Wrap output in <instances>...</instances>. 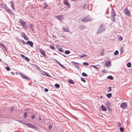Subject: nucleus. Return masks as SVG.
<instances>
[{
  "label": "nucleus",
  "instance_id": "23",
  "mask_svg": "<svg viewBox=\"0 0 132 132\" xmlns=\"http://www.w3.org/2000/svg\"><path fill=\"white\" fill-rule=\"evenodd\" d=\"M62 29H63V30L67 32H69V29L68 28H62Z\"/></svg>",
  "mask_w": 132,
  "mask_h": 132
},
{
  "label": "nucleus",
  "instance_id": "62",
  "mask_svg": "<svg viewBox=\"0 0 132 132\" xmlns=\"http://www.w3.org/2000/svg\"><path fill=\"white\" fill-rule=\"evenodd\" d=\"M83 82H86L85 80L84 79H83Z\"/></svg>",
  "mask_w": 132,
  "mask_h": 132
},
{
  "label": "nucleus",
  "instance_id": "28",
  "mask_svg": "<svg viewBox=\"0 0 132 132\" xmlns=\"http://www.w3.org/2000/svg\"><path fill=\"white\" fill-rule=\"evenodd\" d=\"M70 53V51L69 50H66L65 52V54H69Z\"/></svg>",
  "mask_w": 132,
  "mask_h": 132
},
{
  "label": "nucleus",
  "instance_id": "43",
  "mask_svg": "<svg viewBox=\"0 0 132 132\" xmlns=\"http://www.w3.org/2000/svg\"><path fill=\"white\" fill-rule=\"evenodd\" d=\"M91 66L92 67H93L95 68L97 70H98L97 68L96 67L95 65H92Z\"/></svg>",
  "mask_w": 132,
  "mask_h": 132
},
{
  "label": "nucleus",
  "instance_id": "47",
  "mask_svg": "<svg viewBox=\"0 0 132 132\" xmlns=\"http://www.w3.org/2000/svg\"><path fill=\"white\" fill-rule=\"evenodd\" d=\"M44 91L46 92H47L48 91V90L46 88H45L44 89Z\"/></svg>",
  "mask_w": 132,
  "mask_h": 132
},
{
  "label": "nucleus",
  "instance_id": "37",
  "mask_svg": "<svg viewBox=\"0 0 132 132\" xmlns=\"http://www.w3.org/2000/svg\"><path fill=\"white\" fill-rule=\"evenodd\" d=\"M62 17H56L57 19H58L60 21H61L62 20Z\"/></svg>",
  "mask_w": 132,
  "mask_h": 132
},
{
  "label": "nucleus",
  "instance_id": "42",
  "mask_svg": "<svg viewBox=\"0 0 132 132\" xmlns=\"http://www.w3.org/2000/svg\"><path fill=\"white\" fill-rule=\"evenodd\" d=\"M35 118V115H32V116H31V119H34Z\"/></svg>",
  "mask_w": 132,
  "mask_h": 132
},
{
  "label": "nucleus",
  "instance_id": "27",
  "mask_svg": "<svg viewBox=\"0 0 132 132\" xmlns=\"http://www.w3.org/2000/svg\"><path fill=\"white\" fill-rule=\"evenodd\" d=\"M131 64L130 62H128L127 64V66L128 68H130L131 67Z\"/></svg>",
  "mask_w": 132,
  "mask_h": 132
},
{
  "label": "nucleus",
  "instance_id": "50",
  "mask_svg": "<svg viewBox=\"0 0 132 132\" xmlns=\"http://www.w3.org/2000/svg\"><path fill=\"white\" fill-rule=\"evenodd\" d=\"M20 55L23 58H24L25 57V56H24V55L22 54H21Z\"/></svg>",
  "mask_w": 132,
  "mask_h": 132
},
{
  "label": "nucleus",
  "instance_id": "49",
  "mask_svg": "<svg viewBox=\"0 0 132 132\" xmlns=\"http://www.w3.org/2000/svg\"><path fill=\"white\" fill-rule=\"evenodd\" d=\"M102 72L103 73H107V71H106L105 70H104L103 71H102Z\"/></svg>",
  "mask_w": 132,
  "mask_h": 132
},
{
  "label": "nucleus",
  "instance_id": "19",
  "mask_svg": "<svg viewBox=\"0 0 132 132\" xmlns=\"http://www.w3.org/2000/svg\"><path fill=\"white\" fill-rule=\"evenodd\" d=\"M101 52L100 53V54L101 55L103 56L104 55V50L103 49L101 50Z\"/></svg>",
  "mask_w": 132,
  "mask_h": 132
},
{
  "label": "nucleus",
  "instance_id": "18",
  "mask_svg": "<svg viewBox=\"0 0 132 132\" xmlns=\"http://www.w3.org/2000/svg\"><path fill=\"white\" fill-rule=\"evenodd\" d=\"M28 27L32 31H33V28L32 24H29L28 25Z\"/></svg>",
  "mask_w": 132,
  "mask_h": 132
},
{
  "label": "nucleus",
  "instance_id": "58",
  "mask_svg": "<svg viewBox=\"0 0 132 132\" xmlns=\"http://www.w3.org/2000/svg\"><path fill=\"white\" fill-rule=\"evenodd\" d=\"M80 56L81 57H82V54H81L80 55Z\"/></svg>",
  "mask_w": 132,
  "mask_h": 132
},
{
  "label": "nucleus",
  "instance_id": "59",
  "mask_svg": "<svg viewBox=\"0 0 132 132\" xmlns=\"http://www.w3.org/2000/svg\"><path fill=\"white\" fill-rule=\"evenodd\" d=\"M11 74H13L14 75V73L13 72H11Z\"/></svg>",
  "mask_w": 132,
  "mask_h": 132
},
{
  "label": "nucleus",
  "instance_id": "4",
  "mask_svg": "<svg viewBox=\"0 0 132 132\" xmlns=\"http://www.w3.org/2000/svg\"><path fill=\"white\" fill-rule=\"evenodd\" d=\"M125 13L128 16H129L130 15V13L129 11L127 8H125Z\"/></svg>",
  "mask_w": 132,
  "mask_h": 132
},
{
  "label": "nucleus",
  "instance_id": "63",
  "mask_svg": "<svg viewBox=\"0 0 132 132\" xmlns=\"http://www.w3.org/2000/svg\"><path fill=\"white\" fill-rule=\"evenodd\" d=\"M81 80L82 81V77H81Z\"/></svg>",
  "mask_w": 132,
  "mask_h": 132
},
{
  "label": "nucleus",
  "instance_id": "46",
  "mask_svg": "<svg viewBox=\"0 0 132 132\" xmlns=\"http://www.w3.org/2000/svg\"><path fill=\"white\" fill-rule=\"evenodd\" d=\"M83 76L87 77V75L85 73L83 72Z\"/></svg>",
  "mask_w": 132,
  "mask_h": 132
},
{
  "label": "nucleus",
  "instance_id": "1",
  "mask_svg": "<svg viewBox=\"0 0 132 132\" xmlns=\"http://www.w3.org/2000/svg\"><path fill=\"white\" fill-rule=\"evenodd\" d=\"M19 22L23 27L26 28H28V25L27 24L26 22L22 20V19H20L19 20Z\"/></svg>",
  "mask_w": 132,
  "mask_h": 132
},
{
  "label": "nucleus",
  "instance_id": "48",
  "mask_svg": "<svg viewBox=\"0 0 132 132\" xmlns=\"http://www.w3.org/2000/svg\"><path fill=\"white\" fill-rule=\"evenodd\" d=\"M123 48L122 47L121 48V52L122 53L123 52Z\"/></svg>",
  "mask_w": 132,
  "mask_h": 132
},
{
  "label": "nucleus",
  "instance_id": "60",
  "mask_svg": "<svg viewBox=\"0 0 132 132\" xmlns=\"http://www.w3.org/2000/svg\"><path fill=\"white\" fill-rule=\"evenodd\" d=\"M13 108H12L11 109V111H12L13 110Z\"/></svg>",
  "mask_w": 132,
  "mask_h": 132
},
{
  "label": "nucleus",
  "instance_id": "40",
  "mask_svg": "<svg viewBox=\"0 0 132 132\" xmlns=\"http://www.w3.org/2000/svg\"><path fill=\"white\" fill-rule=\"evenodd\" d=\"M50 48L52 50H54V46H51L50 45Z\"/></svg>",
  "mask_w": 132,
  "mask_h": 132
},
{
  "label": "nucleus",
  "instance_id": "6",
  "mask_svg": "<svg viewBox=\"0 0 132 132\" xmlns=\"http://www.w3.org/2000/svg\"><path fill=\"white\" fill-rule=\"evenodd\" d=\"M28 127H29L31 128L34 129L37 128V127L35 125L31 123H29Z\"/></svg>",
  "mask_w": 132,
  "mask_h": 132
},
{
  "label": "nucleus",
  "instance_id": "16",
  "mask_svg": "<svg viewBox=\"0 0 132 132\" xmlns=\"http://www.w3.org/2000/svg\"><path fill=\"white\" fill-rule=\"evenodd\" d=\"M88 4L87 3L86 4H85L83 5V8L84 9H86L88 7Z\"/></svg>",
  "mask_w": 132,
  "mask_h": 132
},
{
  "label": "nucleus",
  "instance_id": "7",
  "mask_svg": "<svg viewBox=\"0 0 132 132\" xmlns=\"http://www.w3.org/2000/svg\"><path fill=\"white\" fill-rule=\"evenodd\" d=\"M127 106V104L125 103H122L120 105L121 107L124 109H125Z\"/></svg>",
  "mask_w": 132,
  "mask_h": 132
},
{
  "label": "nucleus",
  "instance_id": "12",
  "mask_svg": "<svg viewBox=\"0 0 132 132\" xmlns=\"http://www.w3.org/2000/svg\"><path fill=\"white\" fill-rule=\"evenodd\" d=\"M105 65L107 67L108 66H110L111 65V62L109 61L108 60L105 63Z\"/></svg>",
  "mask_w": 132,
  "mask_h": 132
},
{
  "label": "nucleus",
  "instance_id": "30",
  "mask_svg": "<svg viewBox=\"0 0 132 132\" xmlns=\"http://www.w3.org/2000/svg\"><path fill=\"white\" fill-rule=\"evenodd\" d=\"M55 86L57 88H59L60 87V85L57 84H56L55 85Z\"/></svg>",
  "mask_w": 132,
  "mask_h": 132
},
{
  "label": "nucleus",
  "instance_id": "5",
  "mask_svg": "<svg viewBox=\"0 0 132 132\" xmlns=\"http://www.w3.org/2000/svg\"><path fill=\"white\" fill-rule=\"evenodd\" d=\"M26 43V44L29 45L31 47H32L33 46V43L31 41H28Z\"/></svg>",
  "mask_w": 132,
  "mask_h": 132
},
{
  "label": "nucleus",
  "instance_id": "61",
  "mask_svg": "<svg viewBox=\"0 0 132 132\" xmlns=\"http://www.w3.org/2000/svg\"><path fill=\"white\" fill-rule=\"evenodd\" d=\"M103 98V96H100V98L101 99H102V98Z\"/></svg>",
  "mask_w": 132,
  "mask_h": 132
},
{
  "label": "nucleus",
  "instance_id": "35",
  "mask_svg": "<svg viewBox=\"0 0 132 132\" xmlns=\"http://www.w3.org/2000/svg\"><path fill=\"white\" fill-rule=\"evenodd\" d=\"M108 89L109 90L108 91V92H109L111 91V87L109 86L108 87Z\"/></svg>",
  "mask_w": 132,
  "mask_h": 132
},
{
  "label": "nucleus",
  "instance_id": "41",
  "mask_svg": "<svg viewBox=\"0 0 132 132\" xmlns=\"http://www.w3.org/2000/svg\"><path fill=\"white\" fill-rule=\"evenodd\" d=\"M6 69L8 71H9L10 70V68L8 67H6Z\"/></svg>",
  "mask_w": 132,
  "mask_h": 132
},
{
  "label": "nucleus",
  "instance_id": "8",
  "mask_svg": "<svg viewBox=\"0 0 132 132\" xmlns=\"http://www.w3.org/2000/svg\"><path fill=\"white\" fill-rule=\"evenodd\" d=\"M10 3L11 4V6L12 9L14 11H15V9L14 6V4L13 1H11L10 2Z\"/></svg>",
  "mask_w": 132,
  "mask_h": 132
},
{
  "label": "nucleus",
  "instance_id": "44",
  "mask_svg": "<svg viewBox=\"0 0 132 132\" xmlns=\"http://www.w3.org/2000/svg\"><path fill=\"white\" fill-rule=\"evenodd\" d=\"M118 125L119 127H120L121 126V123L120 122H118Z\"/></svg>",
  "mask_w": 132,
  "mask_h": 132
},
{
  "label": "nucleus",
  "instance_id": "53",
  "mask_svg": "<svg viewBox=\"0 0 132 132\" xmlns=\"http://www.w3.org/2000/svg\"><path fill=\"white\" fill-rule=\"evenodd\" d=\"M52 126L51 125H49L48 128L49 129H51L52 128Z\"/></svg>",
  "mask_w": 132,
  "mask_h": 132
},
{
  "label": "nucleus",
  "instance_id": "34",
  "mask_svg": "<svg viewBox=\"0 0 132 132\" xmlns=\"http://www.w3.org/2000/svg\"><path fill=\"white\" fill-rule=\"evenodd\" d=\"M83 65H89V63L87 62H84L83 63Z\"/></svg>",
  "mask_w": 132,
  "mask_h": 132
},
{
  "label": "nucleus",
  "instance_id": "24",
  "mask_svg": "<svg viewBox=\"0 0 132 132\" xmlns=\"http://www.w3.org/2000/svg\"><path fill=\"white\" fill-rule=\"evenodd\" d=\"M112 96V94L110 93H108L106 95V96L109 98H110Z\"/></svg>",
  "mask_w": 132,
  "mask_h": 132
},
{
  "label": "nucleus",
  "instance_id": "2",
  "mask_svg": "<svg viewBox=\"0 0 132 132\" xmlns=\"http://www.w3.org/2000/svg\"><path fill=\"white\" fill-rule=\"evenodd\" d=\"M39 50L40 53L44 57H45L46 56V54L44 51L41 48H39Z\"/></svg>",
  "mask_w": 132,
  "mask_h": 132
},
{
  "label": "nucleus",
  "instance_id": "33",
  "mask_svg": "<svg viewBox=\"0 0 132 132\" xmlns=\"http://www.w3.org/2000/svg\"><path fill=\"white\" fill-rule=\"evenodd\" d=\"M44 73H45V74L47 77H50V76H49V74L47 72H43Z\"/></svg>",
  "mask_w": 132,
  "mask_h": 132
},
{
  "label": "nucleus",
  "instance_id": "38",
  "mask_svg": "<svg viewBox=\"0 0 132 132\" xmlns=\"http://www.w3.org/2000/svg\"><path fill=\"white\" fill-rule=\"evenodd\" d=\"M119 53L118 51L117 50L116 51L114 52V54L115 55H117Z\"/></svg>",
  "mask_w": 132,
  "mask_h": 132
},
{
  "label": "nucleus",
  "instance_id": "36",
  "mask_svg": "<svg viewBox=\"0 0 132 132\" xmlns=\"http://www.w3.org/2000/svg\"><path fill=\"white\" fill-rule=\"evenodd\" d=\"M124 128L122 127H120V130L121 132L123 131Z\"/></svg>",
  "mask_w": 132,
  "mask_h": 132
},
{
  "label": "nucleus",
  "instance_id": "11",
  "mask_svg": "<svg viewBox=\"0 0 132 132\" xmlns=\"http://www.w3.org/2000/svg\"><path fill=\"white\" fill-rule=\"evenodd\" d=\"M22 33L23 34L22 35V37H23V38L25 40H29V38L27 36L26 34H24V32H23Z\"/></svg>",
  "mask_w": 132,
  "mask_h": 132
},
{
  "label": "nucleus",
  "instance_id": "15",
  "mask_svg": "<svg viewBox=\"0 0 132 132\" xmlns=\"http://www.w3.org/2000/svg\"><path fill=\"white\" fill-rule=\"evenodd\" d=\"M6 10L8 12L13 15L14 14V13H13V12L11 11L10 9H9L8 8H6Z\"/></svg>",
  "mask_w": 132,
  "mask_h": 132
},
{
  "label": "nucleus",
  "instance_id": "10",
  "mask_svg": "<svg viewBox=\"0 0 132 132\" xmlns=\"http://www.w3.org/2000/svg\"><path fill=\"white\" fill-rule=\"evenodd\" d=\"M72 64L74 65L75 66V67L77 68L78 69H79V66L77 65L78 63L76 62V63L74 61H72Z\"/></svg>",
  "mask_w": 132,
  "mask_h": 132
},
{
  "label": "nucleus",
  "instance_id": "39",
  "mask_svg": "<svg viewBox=\"0 0 132 132\" xmlns=\"http://www.w3.org/2000/svg\"><path fill=\"white\" fill-rule=\"evenodd\" d=\"M58 51L61 52H63V50H62V49L61 48H60L58 50Z\"/></svg>",
  "mask_w": 132,
  "mask_h": 132
},
{
  "label": "nucleus",
  "instance_id": "3",
  "mask_svg": "<svg viewBox=\"0 0 132 132\" xmlns=\"http://www.w3.org/2000/svg\"><path fill=\"white\" fill-rule=\"evenodd\" d=\"M19 74L20 75H21V76L22 78L26 80H30V79L28 77H27L24 75L22 74L21 73L19 72Z\"/></svg>",
  "mask_w": 132,
  "mask_h": 132
},
{
  "label": "nucleus",
  "instance_id": "56",
  "mask_svg": "<svg viewBox=\"0 0 132 132\" xmlns=\"http://www.w3.org/2000/svg\"><path fill=\"white\" fill-rule=\"evenodd\" d=\"M42 72V73H41V74L43 75H44L45 74V73H44L43 72Z\"/></svg>",
  "mask_w": 132,
  "mask_h": 132
},
{
  "label": "nucleus",
  "instance_id": "22",
  "mask_svg": "<svg viewBox=\"0 0 132 132\" xmlns=\"http://www.w3.org/2000/svg\"><path fill=\"white\" fill-rule=\"evenodd\" d=\"M56 62L58 63V64L62 67L63 68H65V66L62 65L61 63L59 62L57 60H56Z\"/></svg>",
  "mask_w": 132,
  "mask_h": 132
},
{
  "label": "nucleus",
  "instance_id": "31",
  "mask_svg": "<svg viewBox=\"0 0 132 132\" xmlns=\"http://www.w3.org/2000/svg\"><path fill=\"white\" fill-rule=\"evenodd\" d=\"M107 107L108 108H109L110 106V103L108 102L106 104Z\"/></svg>",
  "mask_w": 132,
  "mask_h": 132
},
{
  "label": "nucleus",
  "instance_id": "55",
  "mask_svg": "<svg viewBox=\"0 0 132 132\" xmlns=\"http://www.w3.org/2000/svg\"><path fill=\"white\" fill-rule=\"evenodd\" d=\"M87 56V55L85 54H83V57Z\"/></svg>",
  "mask_w": 132,
  "mask_h": 132
},
{
  "label": "nucleus",
  "instance_id": "45",
  "mask_svg": "<svg viewBox=\"0 0 132 132\" xmlns=\"http://www.w3.org/2000/svg\"><path fill=\"white\" fill-rule=\"evenodd\" d=\"M25 58V59L27 60L28 61H29V58H28V57H24Z\"/></svg>",
  "mask_w": 132,
  "mask_h": 132
},
{
  "label": "nucleus",
  "instance_id": "52",
  "mask_svg": "<svg viewBox=\"0 0 132 132\" xmlns=\"http://www.w3.org/2000/svg\"><path fill=\"white\" fill-rule=\"evenodd\" d=\"M119 39L120 40V41H121L122 40V37H120L119 38Z\"/></svg>",
  "mask_w": 132,
  "mask_h": 132
},
{
  "label": "nucleus",
  "instance_id": "51",
  "mask_svg": "<svg viewBox=\"0 0 132 132\" xmlns=\"http://www.w3.org/2000/svg\"><path fill=\"white\" fill-rule=\"evenodd\" d=\"M112 20L113 21H114L115 20V18L114 17H112Z\"/></svg>",
  "mask_w": 132,
  "mask_h": 132
},
{
  "label": "nucleus",
  "instance_id": "25",
  "mask_svg": "<svg viewBox=\"0 0 132 132\" xmlns=\"http://www.w3.org/2000/svg\"><path fill=\"white\" fill-rule=\"evenodd\" d=\"M107 78L108 79H110V80H113V77L111 76H109L107 77Z\"/></svg>",
  "mask_w": 132,
  "mask_h": 132
},
{
  "label": "nucleus",
  "instance_id": "29",
  "mask_svg": "<svg viewBox=\"0 0 132 132\" xmlns=\"http://www.w3.org/2000/svg\"><path fill=\"white\" fill-rule=\"evenodd\" d=\"M20 42L21 43H22L23 44H26V43L23 40H20Z\"/></svg>",
  "mask_w": 132,
  "mask_h": 132
},
{
  "label": "nucleus",
  "instance_id": "64",
  "mask_svg": "<svg viewBox=\"0 0 132 132\" xmlns=\"http://www.w3.org/2000/svg\"><path fill=\"white\" fill-rule=\"evenodd\" d=\"M41 119H42V118H39V120H40V121L41 120Z\"/></svg>",
  "mask_w": 132,
  "mask_h": 132
},
{
  "label": "nucleus",
  "instance_id": "26",
  "mask_svg": "<svg viewBox=\"0 0 132 132\" xmlns=\"http://www.w3.org/2000/svg\"><path fill=\"white\" fill-rule=\"evenodd\" d=\"M23 116L25 118H26L27 117V112H25L24 113Z\"/></svg>",
  "mask_w": 132,
  "mask_h": 132
},
{
  "label": "nucleus",
  "instance_id": "14",
  "mask_svg": "<svg viewBox=\"0 0 132 132\" xmlns=\"http://www.w3.org/2000/svg\"><path fill=\"white\" fill-rule=\"evenodd\" d=\"M63 3L64 4L66 5L67 6H69L70 4L68 3V0H64Z\"/></svg>",
  "mask_w": 132,
  "mask_h": 132
},
{
  "label": "nucleus",
  "instance_id": "13",
  "mask_svg": "<svg viewBox=\"0 0 132 132\" xmlns=\"http://www.w3.org/2000/svg\"><path fill=\"white\" fill-rule=\"evenodd\" d=\"M0 45L2 46V48L3 49V50L4 51V48L5 49V51H6V47L4 45V44L2 42H0Z\"/></svg>",
  "mask_w": 132,
  "mask_h": 132
},
{
  "label": "nucleus",
  "instance_id": "9",
  "mask_svg": "<svg viewBox=\"0 0 132 132\" xmlns=\"http://www.w3.org/2000/svg\"><path fill=\"white\" fill-rule=\"evenodd\" d=\"M111 16H114L116 15V14L115 13L114 10L112 9V11L111 12Z\"/></svg>",
  "mask_w": 132,
  "mask_h": 132
},
{
  "label": "nucleus",
  "instance_id": "32",
  "mask_svg": "<svg viewBox=\"0 0 132 132\" xmlns=\"http://www.w3.org/2000/svg\"><path fill=\"white\" fill-rule=\"evenodd\" d=\"M68 82L69 83L71 84H74V82H73V81L71 80H68Z\"/></svg>",
  "mask_w": 132,
  "mask_h": 132
},
{
  "label": "nucleus",
  "instance_id": "54",
  "mask_svg": "<svg viewBox=\"0 0 132 132\" xmlns=\"http://www.w3.org/2000/svg\"><path fill=\"white\" fill-rule=\"evenodd\" d=\"M45 6L44 7H43V9H44V8H46L47 7V5L46 4H45Z\"/></svg>",
  "mask_w": 132,
  "mask_h": 132
},
{
  "label": "nucleus",
  "instance_id": "21",
  "mask_svg": "<svg viewBox=\"0 0 132 132\" xmlns=\"http://www.w3.org/2000/svg\"><path fill=\"white\" fill-rule=\"evenodd\" d=\"M101 108L103 111H105L106 110V108L103 105H102L101 106Z\"/></svg>",
  "mask_w": 132,
  "mask_h": 132
},
{
  "label": "nucleus",
  "instance_id": "57",
  "mask_svg": "<svg viewBox=\"0 0 132 132\" xmlns=\"http://www.w3.org/2000/svg\"><path fill=\"white\" fill-rule=\"evenodd\" d=\"M29 124V123H26V125L27 126H28V125Z\"/></svg>",
  "mask_w": 132,
  "mask_h": 132
},
{
  "label": "nucleus",
  "instance_id": "17",
  "mask_svg": "<svg viewBox=\"0 0 132 132\" xmlns=\"http://www.w3.org/2000/svg\"><path fill=\"white\" fill-rule=\"evenodd\" d=\"M87 17H85L84 19L83 20V22H87L90 20V19L87 18Z\"/></svg>",
  "mask_w": 132,
  "mask_h": 132
},
{
  "label": "nucleus",
  "instance_id": "20",
  "mask_svg": "<svg viewBox=\"0 0 132 132\" xmlns=\"http://www.w3.org/2000/svg\"><path fill=\"white\" fill-rule=\"evenodd\" d=\"M104 26L103 25H102V24L101 26H100V28L98 30V32H99V31H102V29H103V27Z\"/></svg>",
  "mask_w": 132,
  "mask_h": 132
}]
</instances>
